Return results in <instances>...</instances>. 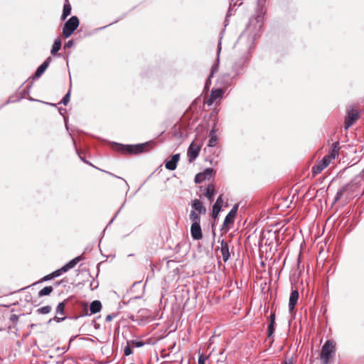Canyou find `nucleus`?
<instances>
[{
  "label": "nucleus",
  "instance_id": "obj_8",
  "mask_svg": "<svg viewBox=\"0 0 364 364\" xmlns=\"http://www.w3.org/2000/svg\"><path fill=\"white\" fill-rule=\"evenodd\" d=\"M218 242L220 244V250L223 256V259L226 262L230 257L229 245L225 240H219Z\"/></svg>",
  "mask_w": 364,
  "mask_h": 364
},
{
  "label": "nucleus",
  "instance_id": "obj_14",
  "mask_svg": "<svg viewBox=\"0 0 364 364\" xmlns=\"http://www.w3.org/2000/svg\"><path fill=\"white\" fill-rule=\"evenodd\" d=\"M180 159V154H176L171 156V159L165 164L166 168L173 171L177 167V164Z\"/></svg>",
  "mask_w": 364,
  "mask_h": 364
},
{
  "label": "nucleus",
  "instance_id": "obj_36",
  "mask_svg": "<svg viewBox=\"0 0 364 364\" xmlns=\"http://www.w3.org/2000/svg\"><path fill=\"white\" fill-rule=\"evenodd\" d=\"M65 319V317H58L55 316L53 318H50L48 323H50L53 320L55 321L58 323H60Z\"/></svg>",
  "mask_w": 364,
  "mask_h": 364
},
{
  "label": "nucleus",
  "instance_id": "obj_40",
  "mask_svg": "<svg viewBox=\"0 0 364 364\" xmlns=\"http://www.w3.org/2000/svg\"><path fill=\"white\" fill-rule=\"evenodd\" d=\"M215 100L212 98V97L210 95V97L206 101V104L208 105V106H210L213 104V102H215Z\"/></svg>",
  "mask_w": 364,
  "mask_h": 364
},
{
  "label": "nucleus",
  "instance_id": "obj_2",
  "mask_svg": "<svg viewBox=\"0 0 364 364\" xmlns=\"http://www.w3.org/2000/svg\"><path fill=\"white\" fill-rule=\"evenodd\" d=\"M192 210L189 215V218L192 224H199L200 223V214H205L206 208L199 199H195L191 204Z\"/></svg>",
  "mask_w": 364,
  "mask_h": 364
},
{
  "label": "nucleus",
  "instance_id": "obj_47",
  "mask_svg": "<svg viewBox=\"0 0 364 364\" xmlns=\"http://www.w3.org/2000/svg\"><path fill=\"white\" fill-rule=\"evenodd\" d=\"M285 364H294L292 359H288L285 361Z\"/></svg>",
  "mask_w": 364,
  "mask_h": 364
},
{
  "label": "nucleus",
  "instance_id": "obj_20",
  "mask_svg": "<svg viewBox=\"0 0 364 364\" xmlns=\"http://www.w3.org/2000/svg\"><path fill=\"white\" fill-rule=\"evenodd\" d=\"M82 259L81 256H78L68 262L67 264H65L63 267H65V269L68 272L69 269L73 268L75 267V265Z\"/></svg>",
  "mask_w": 364,
  "mask_h": 364
},
{
  "label": "nucleus",
  "instance_id": "obj_42",
  "mask_svg": "<svg viewBox=\"0 0 364 364\" xmlns=\"http://www.w3.org/2000/svg\"><path fill=\"white\" fill-rule=\"evenodd\" d=\"M54 277H51V273L45 276L43 278V281H48V280H50L51 279H53Z\"/></svg>",
  "mask_w": 364,
  "mask_h": 364
},
{
  "label": "nucleus",
  "instance_id": "obj_22",
  "mask_svg": "<svg viewBox=\"0 0 364 364\" xmlns=\"http://www.w3.org/2000/svg\"><path fill=\"white\" fill-rule=\"evenodd\" d=\"M224 91L222 89H215L213 90L210 93V96L212 98H213L215 100H220L223 97Z\"/></svg>",
  "mask_w": 364,
  "mask_h": 364
},
{
  "label": "nucleus",
  "instance_id": "obj_27",
  "mask_svg": "<svg viewBox=\"0 0 364 364\" xmlns=\"http://www.w3.org/2000/svg\"><path fill=\"white\" fill-rule=\"evenodd\" d=\"M218 137L217 136H209L208 146L209 147L215 146L218 143Z\"/></svg>",
  "mask_w": 364,
  "mask_h": 364
},
{
  "label": "nucleus",
  "instance_id": "obj_10",
  "mask_svg": "<svg viewBox=\"0 0 364 364\" xmlns=\"http://www.w3.org/2000/svg\"><path fill=\"white\" fill-rule=\"evenodd\" d=\"M299 291L296 289L292 290L290 294L289 301V311L290 314H292L294 310V307L299 299Z\"/></svg>",
  "mask_w": 364,
  "mask_h": 364
},
{
  "label": "nucleus",
  "instance_id": "obj_29",
  "mask_svg": "<svg viewBox=\"0 0 364 364\" xmlns=\"http://www.w3.org/2000/svg\"><path fill=\"white\" fill-rule=\"evenodd\" d=\"M274 324L275 322L270 321L268 325V337L270 338L272 336L274 331Z\"/></svg>",
  "mask_w": 364,
  "mask_h": 364
},
{
  "label": "nucleus",
  "instance_id": "obj_13",
  "mask_svg": "<svg viewBox=\"0 0 364 364\" xmlns=\"http://www.w3.org/2000/svg\"><path fill=\"white\" fill-rule=\"evenodd\" d=\"M52 58L50 57H48L36 70L33 77L37 79L40 77L43 73L46 71V70L48 68L50 63L51 62Z\"/></svg>",
  "mask_w": 364,
  "mask_h": 364
},
{
  "label": "nucleus",
  "instance_id": "obj_43",
  "mask_svg": "<svg viewBox=\"0 0 364 364\" xmlns=\"http://www.w3.org/2000/svg\"><path fill=\"white\" fill-rule=\"evenodd\" d=\"M270 321H272V322H275V314L274 313H272L269 316V322Z\"/></svg>",
  "mask_w": 364,
  "mask_h": 364
},
{
  "label": "nucleus",
  "instance_id": "obj_34",
  "mask_svg": "<svg viewBox=\"0 0 364 364\" xmlns=\"http://www.w3.org/2000/svg\"><path fill=\"white\" fill-rule=\"evenodd\" d=\"M343 191H344V188H342L336 193V195L335 197V202L338 201L342 197V196L343 194Z\"/></svg>",
  "mask_w": 364,
  "mask_h": 364
},
{
  "label": "nucleus",
  "instance_id": "obj_23",
  "mask_svg": "<svg viewBox=\"0 0 364 364\" xmlns=\"http://www.w3.org/2000/svg\"><path fill=\"white\" fill-rule=\"evenodd\" d=\"M53 289L51 286L46 287L43 288L38 292V296H48L53 291Z\"/></svg>",
  "mask_w": 364,
  "mask_h": 364
},
{
  "label": "nucleus",
  "instance_id": "obj_45",
  "mask_svg": "<svg viewBox=\"0 0 364 364\" xmlns=\"http://www.w3.org/2000/svg\"><path fill=\"white\" fill-rule=\"evenodd\" d=\"M198 364H205V358H203L202 355L198 358Z\"/></svg>",
  "mask_w": 364,
  "mask_h": 364
},
{
  "label": "nucleus",
  "instance_id": "obj_26",
  "mask_svg": "<svg viewBox=\"0 0 364 364\" xmlns=\"http://www.w3.org/2000/svg\"><path fill=\"white\" fill-rule=\"evenodd\" d=\"M50 311H51V307L50 306H45L41 308H39L37 310V312L38 314H46L50 313Z\"/></svg>",
  "mask_w": 364,
  "mask_h": 364
},
{
  "label": "nucleus",
  "instance_id": "obj_50",
  "mask_svg": "<svg viewBox=\"0 0 364 364\" xmlns=\"http://www.w3.org/2000/svg\"><path fill=\"white\" fill-rule=\"evenodd\" d=\"M80 159H81V160H82L83 161L86 162V161H85V160L84 159V158H82V157H81Z\"/></svg>",
  "mask_w": 364,
  "mask_h": 364
},
{
  "label": "nucleus",
  "instance_id": "obj_35",
  "mask_svg": "<svg viewBox=\"0 0 364 364\" xmlns=\"http://www.w3.org/2000/svg\"><path fill=\"white\" fill-rule=\"evenodd\" d=\"M130 344H128L124 350V353L126 356H128L132 353V350L129 346Z\"/></svg>",
  "mask_w": 364,
  "mask_h": 364
},
{
  "label": "nucleus",
  "instance_id": "obj_19",
  "mask_svg": "<svg viewBox=\"0 0 364 364\" xmlns=\"http://www.w3.org/2000/svg\"><path fill=\"white\" fill-rule=\"evenodd\" d=\"M340 149V146L338 142H335L332 144L331 153L327 155V157H330V160L334 159L336 156L338 155V151Z\"/></svg>",
  "mask_w": 364,
  "mask_h": 364
},
{
  "label": "nucleus",
  "instance_id": "obj_1",
  "mask_svg": "<svg viewBox=\"0 0 364 364\" xmlns=\"http://www.w3.org/2000/svg\"><path fill=\"white\" fill-rule=\"evenodd\" d=\"M151 141L135 145H124L118 143L113 144V148L123 154H138L147 151L151 146Z\"/></svg>",
  "mask_w": 364,
  "mask_h": 364
},
{
  "label": "nucleus",
  "instance_id": "obj_21",
  "mask_svg": "<svg viewBox=\"0 0 364 364\" xmlns=\"http://www.w3.org/2000/svg\"><path fill=\"white\" fill-rule=\"evenodd\" d=\"M61 44H62L61 40L59 38H58L55 40V41L53 44L51 50H50V53L53 55H56L57 53L60 50V49L61 48Z\"/></svg>",
  "mask_w": 364,
  "mask_h": 364
},
{
  "label": "nucleus",
  "instance_id": "obj_37",
  "mask_svg": "<svg viewBox=\"0 0 364 364\" xmlns=\"http://www.w3.org/2000/svg\"><path fill=\"white\" fill-rule=\"evenodd\" d=\"M74 44V41L73 40H69L65 45H64V48H70L71 47H73Z\"/></svg>",
  "mask_w": 364,
  "mask_h": 364
},
{
  "label": "nucleus",
  "instance_id": "obj_9",
  "mask_svg": "<svg viewBox=\"0 0 364 364\" xmlns=\"http://www.w3.org/2000/svg\"><path fill=\"white\" fill-rule=\"evenodd\" d=\"M245 60L244 59H240L235 63L232 68V72L234 73V75L232 77V79H235L237 76L243 74L245 70Z\"/></svg>",
  "mask_w": 364,
  "mask_h": 364
},
{
  "label": "nucleus",
  "instance_id": "obj_38",
  "mask_svg": "<svg viewBox=\"0 0 364 364\" xmlns=\"http://www.w3.org/2000/svg\"><path fill=\"white\" fill-rule=\"evenodd\" d=\"M209 136H216V130H215V124L213 125L211 130L210 131Z\"/></svg>",
  "mask_w": 364,
  "mask_h": 364
},
{
  "label": "nucleus",
  "instance_id": "obj_4",
  "mask_svg": "<svg viewBox=\"0 0 364 364\" xmlns=\"http://www.w3.org/2000/svg\"><path fill=\"white\" fill-rule=\"evenodd\" d=\"M347 116L344 122V129H349L359 118L360 112L355 105H350L346 109Z\"/></svg>",
  "mask_w": 364,
  "mask_h": 364
},
{
  "label": "nucleus",
  "instance_id": "obj_30",
  "mask_svg": "<svg viewBox=\"0 0 364 364\" xmlns=\"http://www.w3.org/2000/svg\"><path fill=\"white\" fill-rule=\"evenodd\" d=\"M65 307V304L64 302H60L58 304L57 309H56V313L63 314H64V309Z\"/></svg>",
  "mask_w": 364,
  "mask_h": 364
},
{
  "label": "nucleus",
  "instance_id": "obj_12",
  "mask_svg": "<svg viewBox=\"0 0 364 364\" xmlns=\"http://www.w3.org/2000/svg\"><path fill=\"white\" fill-rule=\"evenodd\" d=\"M237 209L238 205H235L233 206V208L225 218V220L223 221V227L232 224L234 222V218L237 215Z\"/></svg>",
  "mask_w": 364,
  "mask_h": 364
},
{
  "label": "nucleus",
  "instance_id": "obj_16",
  "mask_svg": "<svg viewBox=\"0 0 364 364\" xmlns=\"http://www.w3.org/2000/svg\"><path fill=\"white\" fill-rule=\"evenodd\" d=\"M102 309L101 302L98 300H95L91 302L90 306V310L91 314H96L100 311Z\"/></svg>",
  "mask_w": 364,
  "mask_h": 364
},
{
  "label": "nucleus",
  "instance_id": "obj_31",
  "mask_svg": "<svg viewBox=\"0 0 364 364\" xmlns=\"http://www.w3.org/2000/svg\"><path fill=\"white\" fill-rule=\"evenodd\" d=\"M70 90H69L68 92V93L63 97L60 103H62L64 105H67L68 103L70 102Z\"/></svg>",
  "mask_w": 364,
  "mask_h": 364
},
{
  "label": "nucleus",
  "instance_id": "obj_46",
  "mask_svg": "<svg viewBox=\"0 0 364 364\" xmlns=\"http://www.w3.org/2000/svg\"><path fill=\"white\" fill-rule=\"evenodd\" d=\"M122 207H121L119 208V210L117 212V213L115 214V215L114 216V218L109 221V223H108V225H109L111 223H112V222L114 221V220L115 219V218L117 217V214L119 213V212L120 211V210L122 209Z\"/></svg>",
  "mask_w": 364,
  "mask_h": 364
},
{
  "label": "nucleus",
  "instance_id": "obj_17",
  "mask_svg": "<svg viewBox=\"0 0 364 364\" xmlns=\"http://www.w3.org/2000/svg\"><path fill=\"white\" fill-rule=\"evenodd\" d=\"M71 13V6L69 4L68 0H65V2L63 6V14L61 16V20L64 21Z\"/></svg>",
  "mask_w": 364,
  "mask_h": 364
},
{
  "label": "nucleus",
  "instance_id": "obj_32",
  "mask_svg": "<svg viewBox=\"0 0 364 364\" xmlns=\"http://www.w3.org/2000/svg\"><path fill=\"white\" fill-rule=\"evenodd\" d=\"M213 173V168H208L203 173H200L204 174V176H206V179H207V178H211Z\"/></svg>",
  "mask_w": 364,
  "mask_h": 364
},
{
  "label": "nucleus",
  "instance_id": "obj_18",
  "mask_svg": "<svg viewBox=\"0 0 364 364\" xmlns=\"http://www.w3.org/2000/svg\"><path fill=\"white\" fill-rule=\"evenodd\" d=\"M205 195L210 202L213 200L215 195V186L213 184L208 186L205 189Z\"/></svg>",
  "mask_w": 364,
  "mask_h": 364
},
{
  "label": "nucleus",
  "instance_id": "obj_49",
  "mask_svg": "<svg viewBox=\"0 0 364 364\" xmlns=\"http://www.w3.org/2000/svg\"><path fill=\"white\" fill-rule=\"evenodd\" d=\"M254 39L252 38H250V44H253Z\"/></svg>",
  "mask_w": 364,
  "mask_h": 364
},
{
  "label": "nucleus",
  "instance_id": "obj_11",
  "mask_svg": "<svg viewBox=\"0 0 364 364\" xmlns=\"http://www.w3.org/2000/svg\"><path fill=\"white\" fill-rule=\"evenodd\" d=\"M191 235L193 240H199L203 237L200 224H192L191 227Z\"/></svg>",
  "mask_w": 364,
  "mask_h": 364
},
{
  "label": "nucleus",
  "instance_id": "obj_48",
  "mask_svg": "<svg viewBox=\"0 0 364 364\" xmlns=\"http://www.w3.org/2000/svg\"><path fill=\"white\" fill-rule=\"evenodd\" d=\"M221 43L220 42L218 45V53L220 52V50H221Z\"/></svg>",
  "mask_w": 364,
  "mask_h": 364
},
{
  "label": "nucleus",
  "instance_id": "obj_5",
  "mask_svg": "<svg viewBox=\"0 0 364 364\" xmlns=\"http://www.w3.org/2000/svg\"><path fill=\"white\" fill-rule=\"evenodd\" d=\"M79 19L77 16L70 17L64 24L63 34L65 38H69L79 26Z\"/></svg>",
  "mask_w": 364,
  "mask_h": 364
},
{
  "label": "nucleus",
  "instance_id": "obj_15",
  "mask_svg": "<svg viewBox=\"0 0 364 364\" xmlns=\"http://www.w3.org/2000/svg\"><path fill=\"white\" fill-rule=\"evenodd\" d=\"M222 203H223V198H222V195H220L216 200L215 204L213 205V213H212V215H213V218H217V216L218 215L220 210H221V205H222Z\"/></svg>",
  "mask_w": 364,
  "mask_h": 364
},
{
  "label": "nucleus",
  "instance_id": "obj_7",
  "mask_svg": "<svg viewBox=\"0 0 364 364\" xmlns=\"http://www.w3.org/2000/svg\"><path fill=\"white\" fill-rule=\"evenodd\" d=\"M200 150V146L199 145L195 144L192 142L188 149V157L190 162L194 161L198 156Z\"/></svg>",
  "mask_w": 364,
  "mask_h": 364
},
{
  "label": "nucleus",
  "instance_id": "obj_41",
  "mask_svg": "<svg viewBox=\"0 0 364 364\" xmlns=\"http://www.w3.org/2000/svg\"><path fill=\"white\" fill-rule=\"evenodd\" d=\"M113 318H114V315L108 314V315H107V316L105 318V321L107 322H109L112 320Z\"/></svg>",
  "mask_w": 364,
  "mask_h": 364
},
{
  "label": "nucleus",
  "instance_id": "obj_39",
  "mask_svg": "<svg viewBox=\"0 0 364 364\" xmlns=\"http://www.w3.org/2000/svg\"><path fill=\"white\" fill-rule=\"evenodd\" d=\"M209 136H216V130H215V124L213 125L211 130L210 131Z\"/></svg>",
  "mask_w": 364,
  "mask_h": 364
},
{
  "label": "nucleus",
  "instance_id": "obj_28",
  "mask_svg": "<svg viewBox=\"0 0 364 364\" xmlns=\"http://www.w3.org/2000/svg\"><path fill=\"white\" fill-rule=\"evenodd\" d=\"M205 179H206V176H204V174H201L200 173L196 174L195 176V182L196 183H200Z\"/></svg>",
  "mask_w": 364,
  "mask_h": 364
},
{
  "label": "nucleus",
  "instance_id": "obj_44",
  "mask_svg": "<svg viewBox=\"0 0 364 364\" xmlns=\"http://www.w3.org/2000/svg\"><path fill=\"white\" fill-rule=\"evenodd\" d=\"M245 38H246L245 34L241 35L240 37L239 38L238 43H242Z\"/></svg>",
  "mask_w": 364,
  "mask_h": 364
},
{
  "label": "nucleus",
  "instance_id": "obj_24",
  "mask_svg": "<svg viewBox=\"0 0 364 364\" xmlns=\"http://www.w3.org/2000/svg\"><path fill=\"white\" fill-rule=\"evenodd\" d=\"M217 70H218V66L217 65H214V66L212 67L211 73L209 75L208 78L207 79V80L205 82V89H208L209 88V86L211 84L210 78L213 76L214 73L215 71H217Z\"/></svg>",
  "mask_w": 364,
  "mask_h": 364
},
{
  "label": "nucleus",
  "instance_id": "obj_6",
  "mask_svg": "<svg viewBox=\"0 0 364 364\" xmlns=\"http://www.w3.org/2000/svg\"><path fill=\"white\" fill-rule=\"evenodd\" d=\"M331 160L330 157L325 156L317 164L312 168L313 174L315 176L320 173L326 167L328 166Z\"/></svg>",
  "mask_w": 364,
  "mask_h": 364
},
{
  "label": "nucleus",
  "instance_id": "obj_3",
  "mask_svg": "<svg viewBox=\"0 0 364 364\" xmlns=\"http://www.w3.org/2000/svg\"><path fill=\"white\" fill-rule=\"evenodd\" d=\"M336 343L332 340H328L322 346L321 351V360L322 364H328L331 353L335 352Z\"/></svg>",
  "mask_w": 364,
  "mask_h": 364
},
{
  "label": "nucleus",
  "instance_id": "obj_25",
  "mask_svg": "<svg viewBox=\"0 0 364 364\" xmlns=\"http://www.w3.org/2000/svg\"><path fill=\"white\" fill-rule=\"evenodd\" d=\"M67 271L65 269V267H63L60 269H58L51 273V277H58L60 276L63 273L66 272Z\"/></svg>",
  "mask_w": 364,
  "mask_h": 364
},
{
  "label": "nucleus",
  "instance_id": "obj_33",
  "mask_svg": "<svg viewBox=\"0 0 364 364\" xmlns=\"http://www.w3.org/2000/svg\"><path fill=\"white\" fill-rule=\"evenodd\" d=\"M128 344H132L135 347L140 348L142 347L144 345V343L142 341H135L132 340L131 341L127 342Z\"/></svg>",
  "mask_w": 364,
  "mask_h": 364
}]
</instances>
